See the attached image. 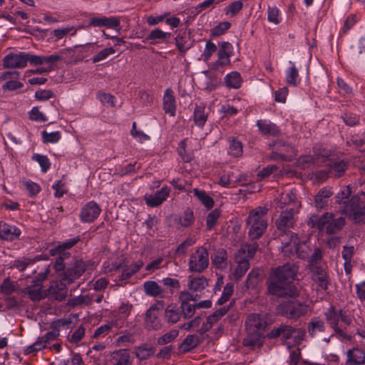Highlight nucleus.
I'll return each instance as SVG.
<instances>
[{
    "instance_id": "1",
    "label": "nucleus",
    "mask_w": 365,
    "mask_h": 365,
    "mask_svg": "<svg viewBox=\"0 0 365 365\" xmlns=\"http://www.w3.org/2000/svg\"><path fill=\"white\" fill-rule=\"evenodd\" d=\"M297 271L298 267L292 263L272 269L267 282L268 292L279 297H297L299 291L292 280Z\"/></svg>"
},
{
    "instance_id": "2",
    "label": "nucleus",
    "mask_w": 365,
    "mask_h": 365,
    "mask_svg": "<svg viewBox=\"0 0 365 365\" xmlns=\"http://www.w3.org/2000/svg\"><path fill=\"white\" fill-rule=\"evenodd\" d=\"M296 212L294 209H287L282 211L277 219L275 224L279 232L278 237L282 244V252L284 255H289L292 250L288 247L290 240H297V235L290 229L294 227L296 223Z\"/></svg>"
},
{
    "instance_id": "3",
    "label": "nucleus",
    "mask_w": 365,
    "mask_h": 365,
    "mask_svg": "<svg viewBox=\"0 0 365 365\" xmlns=\"http://www.w3.org/2000/svg\"><path fill=\"white\" fill-rule=\"evenodd\" d=\"M247 336L243 340L245 346L260 347L262 337L267 326L266 318L259 314H250L245 322Z\"/></svg>"
},
{
    "instance_id": "4",
    "label": "nucleus",
    "mask_w": 365,
    "mask_h": 365,
    "mask_svg": "<svg viewBox=\"0 0 365 365\" xmlns=\"http://www.w3.org/2000/svg\"><path fill=\"white\" fill-rule=\"evenodd\" d=\"M268 209L266 207H257L250 211L247 219L249 228V237L251 240H256L262 237L267 227L266 216Z\"/></svg>"
},
{
    "instance_id": "5",
    "label": "nucleus",
    "mask_w": 365,
    "mask_h": 365,
    "mask_svg": "<svg viewBox=\"0 0 365 365\" xmlns=\"http://www.w3.org/2000/svg\"><path fill=\"white\" fill-rule=\"evenodd\" d=\"M342 213L349 215L356 222H360L365 216V200L359 194L354 195L347 201L346 206L341 210Z\"/></svg>"
},
{
    "instance_id": "6",
    "label": "nucleus",
    "mask_w": 365,
    "mask_h": 365,
    "mask_svg": "<svg viewBox=\"0 0 365 365\" xmlns=\"http://www.w3.org/2000/svg\"><path fill=\"white\" fill-rule=\"evenodd\" d=\"M279 314L287 319H297L307 313V306L296 301L284 302L277 307Z\"/></svg>"
},
{
    "instance_id": "7",
    "label": "nucleus",
    "mask_w": 365,
    "mask_h": 365,
    "mask_svg": "<svg viewBox=\"0 0 365 365\" xmlns=\"http://www.w3.org/2000/svg\"><path fill=\"white\" fill-rule=\"evenodd\" d=\"M86 269V264L82 259H73L67 263L66 270L60 275V278L71 284L79 278Z\"/></svg>"
},
{
    "instance_id": "8",
    "label": "nucleus",
    "mask_w": 365,
    "mask_h": 365,
    "mask_svg": "<svg viewBox=\"0 0 365 365\" xmlns=\"http://www.w3.org/2000/svg\"><path fill=\"white\" fill-rule=\"evenodd\" d=\"M209 264V255L204 247H199L193 252L189 260V269L191 272H202L207 268Z\"/></svg>"
},
{
    "instance_id": "9",
    "label": "nucleus",
    "mask_w": 365,
    "mask_h": 365,
    "mask_svg": "<svg viewBox=\"0 0 365 365\" xmlns=\"http://www.w3.org/2000/svg\"><path fill=\"white\" fill-rule=\"evenodd\" d=\"M164 303L158 301L157 304L152 305L146 312L145 317V327L148 330H159L163 324L158 317V312L163 308Z\"/></svg>"
},
{
    "instance_id": "10",
    "label": "nucleus",
    "mask_w": 365,
    "mask_h": 365,
    "mask_svg": "<svg viewBox=\"0 0 365 365\" xmlns=\"http://www.w3.org/2000/svg\"><path fill=\"white\" fill-rule=\"evenodd\" d=\"M34 55L20 52L19 53H11L4 58V68H24L27 62L33 64L32 58Z\"/></svg>"
},
{
    "instance_id": "11",
    "label": "nucleus",
    "mask_w": 365,
    "mask_h": 365,
    "mask_svg": "<svg viewBox=\"0 0 365 365\" xmlns=\"http://www.w3.org/2000/svg\"><path fill=\"white\" fill-rule=\"evenodd\" d=\"M297 331L302 332L300 329H296L291 325L281 324L277 327H274L273 329L267 334V337L269 339L281 337L282 341H286L292 338Z\"/></svg>"
},
{
    "instance_id": "12",
    "label": "nucleus",
    "mask_w": 365,
    "mask_h": 365,
    "mask_svg": "<svg viewBox=\"0 0 365 365\" xmlns=\"http://www.w3.org/2000/svg\"><path fill=\"white\" fill-rule=\"evenodd\" d=\"M58 336L59 332L58 330H52L47 332L45 335L38 337L37 341L33 344L29 346L26 350V353L31 354L46 348L48 344H49L51 341L56 339Z\"/></svg>"
},
{
    "instance_id": "13",
    "label": "nucleus",
    "mask_w": 365,
    "mask_h": 365,
    "mask_svg": "<svg viewBox=\"0 0 365 365\" xmlns=\"http://www.w3.org/2000/svg\"><path fill=\"white\" fill-rule=\"evenodd\" d=\"M287 240L289 242L288 247L292 250V252L289 255H285L286 256L290 257L295 252L300 259H306L309 258L312 250L307 242H299L297 236L296 241L290 240V239Z\"/></svg>"
},
{
    "instance_id": "14",
    "label": "nucleus",
    "mask_w": 365,
    "mask_h": 365,
    "mask_svg": "<svg viewBox=\"0 0 365 365\" xmlns=\"http://www.w3.org/2000/svg\"><path fill=\"white\" fill-rule=\"evenodd\" d=\"M67 285H69L68 283L61 279L59 282H51L49 287L46 289L47 296L59 302L64 300L67 296Z\"/></svg>"
},
{
    "instance_id": "15",
    "label": "nucleus",
    "mask_w": 365,
    "mask_h": 365,
    "mask_svg": "<svg viewBox=\"0 0 365 365\" xmlns=\"http://www.w3.org/2000/svg\"><path fill=\"white\" fill-rule=\"evenodd\" d=\"M101 208L93 201L88 202L82 209L80 214L81 220L85 222H93L100 215Z\"/></svg>"
},
{
    "instance_id": "16",
    "label": "nucleus",
    "mask_w": 365,
    "mask_h": 365,
    "mask_svg": "<svg viewBox=\"0 0 365 365\" xmlns=\"http://www.w3.org/2000/svg\"><path fill=\"white\" fill-rule=\"evenodd\" d=\"M42 284L33 283L22 289L32 301H40L47 297V291L43 290Z\"/></svg>"
},
{
    "instance_id": "17",
    "label": "nucleus",
    "mask_w": 365,
    "mask_h": 365,
    "mask_svg": "<svg viewBox=\"0 0 365 365\" xmlns=\"http://www.w3.org/2000/svg\"><path fill=\"white\" fill-rule=\"evenodd\" d=\"M170 190L168 187H163L158 190L154 195H145V200L148 205L157 207L163 203L168 197Z\"/></svg>"
},
{
    "instance_id": "18",
    "label": "nucleus",
    "mask_w": 365,
    "mask_h": 365,
    "mask_svg": "<svg viewBox=\"0 0 365 365\" xmlns=\"http://www.w3.org/2000/svg\"><path fill=\"white\" fill-rule=\"evenodd\" d=\"M21 235V230L15 226L0 221V238L6 240L18 239Z\"/></svg>"
},
{
    "instance_id": "19",
    "label": "nucleus",
    "mask_w": 365,
    "mask_h": 365,
    "mask_svg": "<svg viewBox=\"0 0 365 365\" xmlns=\"http://www.w3.org/2000/svg\"><path fill=\"white\" fill-rule=\"evenodd\" d=\"M325 331V324L319 317L312 318L307 325V332L312 337H321Z\"/></svg>"
},
{
    "instance_id": "20",
    "label": "nucleus",
    "mask_w": 365,
    "mask_h": 365,
    "mask_svg": "<svg viewBox=\"0 0 365 365\" xmlns=\"http://www.w3.org/2000/svg\"><path fill=\"white\" fill-rule=\"evenodd\" d=\"M334 192L331 187H323L315 195L314 204L317 209H324L328 205L329 200Z\"/></svg>"
},
{
    "instance_id": "21",
    "label": "nucleus",
    "mask_w": 365,
    "mask_h": 365,
    "mask_svg": "<svg viewBox=\"0 0 365 365\" xmlns=\"http://www.w3.org/2000/svg\"><path fill=\"white\" fill-rule=\"evenodd\" d=\"M365 363V353L358 348L349 349L347 351L348 365H360Z\"/></svg>"
},
{
    "instance_id": "22",
    "label": "nucleus",
    "mask_w": 365,
    "mask_h": 365,
    "mask_svg": "<svg viewBox=\"0 0 365 365\" xmlns=\"http://www.w3.org/2000/svg\"><path fill=\"white\" fill-rule=\"evenodd\" d=\"M212 263L216 268L224 269L227 265V253L225 249L220 248L215 251L211 256Z\"/></svg>"
},
{
    "instance_id": "23",
    "label": "nucleus",
    "mask_w": 365,
    "mask_h": 365,
    "mask_svg": "<svg viewBox=\"0 0 365 365\" xmlns=\"http://www.w3.org/2000/svg\"><path fill=\"white\" fill-rule=\"evenodd\" d=\"M259 131L264 135L268 136H278L280 134V130L278 127L271 123L263 120H259L257 123Z\"/></svg>"
},
{
    "instance_id": "24",
    "label": "nucleus",
    "mask_w": 365,
    "mask_h": 365,
    "mask_svg": "<svg viewBox=\"0 0 365 365\" xmlns=\"http://www.w3.org/2000/svg\"><path fill=\"white\" fill-rule=\"evenodd\" d=\"M119 25L120 20L116 17L93 18L89 23V26H106L110 29L116 28Z\"/></svg>"
},
{
    "instance_id": "25",
    "label": "nucleus",
    "mask_w": 365,
    "mask_h": 365,
    "mask_svg": "<svg viewBox=\"0 0 365 365\" xmlns=\"http://www.w3.org/2000/svg\"><path fill=\"white\" fill-rule=\"evenodd\" d=\"M145 293L153 297L163 298L165 297L164 290L155 281H147L143 284Z\"/></svg>"
},
{
    "instance_id": "26",
    "label": "nucleus",
    "mask_w": 365,
    "mask_h": 365,
    "mask_svg": "<svg viewBox=\"0 0 365 365\" xmlns=\"http://www.w3.org/2000/svg\"><path fill=\"white\" fill-rule=\"evenodd\" d=\"M163 108L166 113L170 114L173 116L175 113V101L173 96V91L170 88H168L163 96Z\"/></svg>"
},
{
    "instance_id": "27",
    "label": "nucleus",
    "mask_w": 365,
    "mask_h": 365,
    "mask_svg": "<svg viewBox=\"0 0 365 365\" xmlns=\"http://www.w3.org/2000/svg\"><path fill=\"white\" fill-rule=\"evenodd\" d=\"M324 316L327 322L334 329V331L341 334L342 331L337 327L339 320V312L338 313L336 312L335 307L331 306L324 313Z\"/></svg>"
},
{
    "instance_id": "28",
    "label": "nucleus",
    "mask_w": 365,
    "mask_h": 365,
    "mask_svg": "<svg viewBox=\"0 0 365 365\" xmlns=\"http://www.w3.org/2000/svg\"><path fill=\"white\" fill-rule=\"evenodd\" d=\"M199 343L200 340L197 335H188L180 344V349H182L183 353H186L195 348L199 344Z\"/></svg>"
},
{
    "instance_id": "29",
    "label": "nucleus",
    "mask_w": 365,
    "mask_h": 365,
    "mask_svg": "<svg viewBox=\"0 0 365 365\" xmlns=\"http://www.w3.org/2000/svg\"><path fill=\"white\" fill-rule=\"evenodd\" d=\"M236 262L237 266L233 273L234 279L235 280L240 279L247 272L250 267V262L248 259H238L236 257Z\"/></svg>"
},
{
    "instance_id": "30",
    "label": "nucleus",
    "mask_w": 365,
    "mask_h": 365,
    "mask_svg": "<svg viewBox=\"0 0 365 365\" xmlns=\"http://www.w3.org/2000/svg\"><path fill=\"white\" fill-rule=\"evenodd\" d=\"M232 48V45L228 42H223L220 44L218 56L221 65H226L230 63L229 58L230 56Z\"/></svg>"
},
{
    "instance_id": "31",
    "label": "nucleus",
    "mask_w": 365,
    "mask_h": 365,
    "mask_svg": "<svg viewBox=\"0 0 365 365\" xmlns=\"http://www.w3.org/2000/svg\"><path fill=\"white\" fill-rule=\"evenodd\" d=\"M207 286V280L203 277H190L188 287L192 292H201Z\"/></svg>"
},
{
    "instance_id": "32",
    "label": "nucleus",
    "mask_w": 365,
    "mask_h": 365,
    "mask_svg": "<svg viewBox=\"0 0 365 365\" xmlns=\"http://www.w3.org/2000/svg\"><path fill=\"white\" fill-rule=\"evenodd\" d=\"M345 218L339 217L336 219H332L330 222L327 225L326 232L327 234H334L342 230L345 225Z\"/></svg>"
},
{
    "instance_id": "33",
    "label": "nucleus",
    "mask_w": 365,
    "mask_h": 365,
    "mask_svg": "<svg viewBox=\"0 0 365 365\" xmlns=\"http://www.w3.org/2000/svg\"><path fill=\"white\" fill-rule=\"evenodd\" d=\"M165 317L170 323H176L180 320V313L175 305L169 304L165 310Z\"/></svg>"
},
{
    "instance_id": "34",
    "label": "nucleus",
    "mask_w": 365,
    "mask_h": 365,
    "mask_svg": "<svg viewBox=\"0 0 365 365\" xmlns=\"http://www.w3.org/2000/svg\"><path fill=\"white\" fill-rule=\"evenodd\" d=\"M135 353L136 357L140 361H143L154 354L155 349L152 346H148L147 344H143L137 347Z\"/></svg>"
},
{
    "instance_id": "35",
    "label": "nucleus",
    "mask_w": 365,
    "mask_h": 365,
    "mask_svg": "<svg viewBox=\"0 0 365 365\" xmlns=\"http://www.w3.org/2000/svg\"><path fill=\"white\" fill-rule=\"evenodd\" d=\"M205 106H198L194 111V121L199 127H202L207 120V113L205 112Z\"/></svg>"
},
{
    "instance_id": "36",
    "label": "nucleus",
    "mask_w": 365,
    "mask_h": 365,
    "mask_svg": "<svg viewBox=\"0 0 365 365\" xmlns=\"http://www.w3.org/2000/svg\"><path fill=\"white\" fill-rule=\"evenodd\" d=\"M270 147L274 148L277 151L287 154H294V148L291 145L287 144L282 140L273 141L269 144Z\"/></svg>"
},
{
    "instance_id": "37",
    "label": "nucleus",
    "mask_w": 365,
    "mask_h": 365,
    "mask_svg": "<svg viewBox=\"0 0 365 365\" xmlns=\"http://www.w3.org/2000/svg\"><path fill=\"white\" fill-rule=\"evenodd\" d=\"M262 272L259 269L252 270L247 278V288H254L258 283L262 280Z\"/></svg>"
},
{
    "instance_id": "38",
    "label": "nucleus",
    "mask_w": 365,
    "mask_h": 365,
    "mask_svg": "<svg viewBox=\"0 0 365 365\" xmlns=\"http://www.w3.org/2000/svg\"><path fill=\"white\" fill-rule=\"evenodd\" d=\"M327 165L329 166V172L335 177H341L346 170L347 165L344 161L334 162L333 163H329Z\"/></svg>"
},
{
    "instance_id": "39",
    "label": "nucleus",
    "mask_w": 365,
    "mask_h": 365,
    "mask_svg": "<svg viewBox=\"0 0 365 365\" xmlns=\"http://www.w3.org/2000/svg\"><path fill=\"white\" fill-rule=\"evenodd\" d=\"M92 301L93 297L91 295H80L78 297L70 299L68 301L67 304L71 307H75L83 304L88 305L92 302Z\"/></svg>"
},
{
    "instance_id": "40",
    "label": "nucleus",
    "mask_w": 365,
    "mask_h": 365,
    "mask_svg": "<svg viewBox=\"0 0 365 365\" xmlns=\"http://www.w3.org/2000/svg\"><path fill=\"white\" fill-rule=\"evenodd\" d=\"M351 193L352 190L350 185L345 186L344 190H341L336 195V203L346 206L347 201L350 199L349 197Z\"/></svg>"
},
{
    "instance_id": "41",
    "label": "nucleus",
    "mask_w": 365,
    "mask_h": 365,
    "mask_svg": "<svg viewBox=\"0 0 365 365\" xmlns=\"http://www.w3.org/2000/svg\"><path fill=\"white\" fill-rule=\"evenodd\" d=\"M63 59L61 55H51L48 56H39L34 55L32 58L33 65H41L43 63H53Z\"/></svg>"
},
{
    "instance_id": "42",
    "label": "nucleus",
    "mask_w": 365,
    "mask_h": 365,
    "mask_svg": "<svg viewBox=\"0 0 365 365\" xmlns=\"http://www.w3.org/2000/svg\"><path fill=\"white\" fill-rule=\"evenodd\" d=\"M241 76L237 72H232L225 77V83L227 87L238 88L241 86Z\"/></svg>"
},
{
    "instance_id": "43",
    "label": "nucleus",
    "mask_w": 365,
    "mask_h": 365,
    "mask_svg": "<svg viewBox=\"0 0 365 365\" xmlns=\"http://www.w3.org/2000/svg\"><path fill=\"white\" fill-rule=\"evenodd\" d=\"M171 34L168 32H164L160 29H155L153 30L148 36V40L160 41L162 42L166 41L167 39L171 37Z\"/></svg>"
},
{
    "instance_id": "44",
    "label": "nucleus",
    "mask_w": 365,
    "mask_h": 365,
    "mask_svg": "<svg viewBox=\"0 0 365 365\" xmlns=\"http://www.w3.org/2000/svg\"><path fill=\"white\" fill-rule=\"evenodd\" d=\"M193 192L195 195L207 209L212 207L214 204L213 200L211 197L207 195L205 191L199 190L197 188H195Z\"/></svg>"
},
{
    "instance_id": "45",
    "label": "nucleus",
    "mask_w": 365,
    "mask_h": 365,
    "mask_svg": "<svg viewBox=\"0 0 365 365\" xmlns=\"http://www.w3.org/2000/svg\"><path fill=\"white\" fill-rule=\"evenodd\" d=\"M1 292L6 295H9L19 289V286L13 281L10 280L9 278H6L4 280L1 287Z\"/></svg>"
},
{
    "instance_id": "46",
    "label": "nucleus",
    "mask_w": 365,
    "mask_h": 365,
    "mask_svg": "<svg viewBox=\"0 0 365 365\" xmlns=\"http://www.w3.org/2000/svg\"><path fill=\"white\" fill-rule=\"evenodd\" d=\"M116 362L113 365H132L130 356L128 351L120 350L115 353Z\"/></svg>"
},
{
    "instance_id": "47",
    "label": "nucleus",
    "mask_w": 365,
    "mask_h": 365,
    "mask_svg": "<svg viewBox=\"0 0 365 365\" xmlns=\"http://www.w3.org/2000/svg\"><path fill=\"white\" fill-rule=\"evenodd\" d=\"M179 331L177 329H172L158 339V345H165L173 341L178 336Z\"/></svg>"
},
{
    "instance_id": "48",
    "label": "nucleus",
    "mask_w": 365,
    "mask_h": 365,
    "mask_svg": "<svg viewBox=\"0 0 365 365\" xmlns=\"http://www.w3.org/2000/svg\"><path fill=\"white\" fill-rule=\"evenodd\" d=\"M230 309L229 306L223 307L219 309H217L213 314L208 316L207 320L210 324L213 325L215 323L218 322L224 315H225Z\"/></svg>"
},
{
    "instance_id": "49",
    "label": "nucleus",
    "mask_w": 365,
    "mask_h": 365,
    "mask_svg": "<svg viewBox=\"0 0 365 365\" xmlns=\"http://www.w3.org/2000/svg\"><path fill=\"white\" fill-rule=\"evenodd\" d=\"M42 138L46 143H53L58 142L61 139V133L58 131L48 133L46 130L41 132Z\"/></svg>"
},
{
    "instance_id": "50",
    "label": "nucleus",
    "mask_w": 365,
    "mask_h": 365,
    "mask_svg": "<svg viewBox=\"0 0 365 365\" xmlns=\"http://www.w3.org/2000/svg\"><path fill=\"white\" fill-rule=\"evenodd\" d=\"M299 76L298 70L295 66H292L289 68V70L287 71L286 81L287 84L293 86H296L299 80H297Z\"/></svg>"
},
{
    "instance_id": "51",
    "label": "nucleus",
    "mask_w": 365,
    "mask_h": 365,
    "mask_svg": "<svg viewBox=\"0 0 365 365\" xmlns=\"http://www.w3.org/2000/svg\"><path fill=\"white\" fill-rule=\"evenodd\" d=\"M233 293V284L227 283L224 287L222 294L218 299L217 304L222 305L225 303Z\"/></svg>"
},
{
    "instance_id": "52",
    "label": "nucleus",
    "mask_w": 365,
    "mask_h": 365,
    "mask_svg": "<svg viewBox=\"0 0 365 365\" xmlns=\"http://www.w3.org/2000/svg\"><path fill=\"white\" fill-rule=\"evenodd\" d=\"M220 215V212L217 209L212 210L208 214L206 219V225L209 230L215 227Z\"/></svg>"
},
{
    "instance_id": "53",
    "label": "nucleus",
    "mask_w": 365,
    "mask_h": 365,
    "mask_svg": "<svg viewBox=\"0 0 365 365\" xmlns=\"http://www.w3.org/2000/svg\"><path fill=\"white\" fill-rule=\"evenodd\" d=\"M33 159L39 163L42 172L46 173L49 169L51 163L48 158L46 155L35 154L33 156Z\"/></svg>"
},
{
    "instance_id": "54",
    "label": "nucleus",
    "mask_w": 365,
    "mask_h": 365,
    "mask_svg": "<svg viewBox=\"0 0 365 365\" xmlns=\"http://www.w3.org/2000/svg\"><path fill=\"white\" fill-rule=\"evenodd\" d=\"M182 313L185 319L190 318L195 314V309L197 308L195 304L190 303L182 302L180 304Z\"/></svg>"
},
{
    "instance_id": "55",
    "label": "nucleus",
    "mask_w": 365,
    "mask_h": 365,
    "mask_svg": "<svg viewBox=\"0 0 365 365\" xmlns=\"http://www.w3.org/2000/svg\"><path fill=\"white\" fill-rule=\"evenodd\" d=\"M115 52V49L112 47L106 48L94 56L92 58V61L93 63L101 61L106 59L109 55L113 54Z\"/></svg>"
},
{
    "instance_id": "56",
    "label": "nucleus",
    "mask_w": 365,
    "mask_h": 365,
    "mask_svg": "<svg viewBox=\"0 0 365 365\" xmlns=\"http://www.w3.org/2000/svg\"><path fill=\"white\" fill-rule=\"evenodd\" d=\"M180 223L183 227L190 226L194 220L192 211L187 208L183 213L182 216L180 217Z\"/></svg>"
},
{
    "instance_id": "57",
    "label": "nucleus",
    "mask_w": 365,
    "mask_h": 365,
    "mask_svg": "<svg viewBox=\"0 0 365 365\" xmlns=\"http://www.w3.org/2000/svg\"><path fill=\"white\" fill-rule=\"evenodd\" d=\"M80 240V238L78 237L76 238L71 239L65 242H63L62 245H59L56 247V250H51L50 251L51 254L52 255H55L56 251H58V252H61V251H63L66 249H69L74 246L78 241Z\"/></svg>"
},
{
    "instance_id": "58",
    "label": "nucleus",
    "mask_w": 365,
    "mask_h": 365,
    "mask_svg": "<svg viewBox=\"0 0 365 365\" xmlns=\"http://www.w3.org/2000/svg\"><path fill=\"white\" fill-rule=\"evenodd\" d=\"M231 24L228 21L221 22L212 29V35L214 36H219L228 30Z\"/></svg>"
},
{
    "instance_id": "59",
    "label": "nucleus",
    "mask_w": 365,
    "mask_h": 365,
    "mask_svg": "<svg viewBox=\"0 0 365 365\" xmlns=\"http://www.w3.org/2000/svg\"><path fill=\"white\" fill-rule=\"evenodd\" d=\"M70 254L68 252H63L56 259L54 264V268L56 271L66 270L67 263L64 262V259L68 258Z\"/></svg>"
},
{
    "instance_id": "60",
    "label": "nucleus",
    "mask_w": 365,
    "mask_h": 365,
    "mask_svg": "<svg viewBox=\"0 0 365 365\" xmlns=\"http://www.w3.org/2000/svg\"><path fill=\"white\" fill-rule=\"evenodd\" d=\"M322 257V250L319 248H315L314 253L311 255L310 257H309V263L308 267H311L312 265H319Z\"/></svg>"
},
{
    "instance_id": "61",
    "label": "nucleus",
    "mask_w": 365,
    "mask_h": 365,
    "mask_svg": "<svg viewBox=\"0 0 365 365\" xmlns=\"http://www.w3.org/2000/svg\"><path fill=\"white\" fill-rule=\"evenodd\" d=\"M186 143L185 140H183L180 142L178 148V153L180 155L182 160L185 162H190L192 159V154L190 153H187L185 150Z\"/></svg>"
},
{
    "instance_id": "62",
    "label": "nucleus",
    "mask_w": 365,
    "mask_h": 365,
    "mask_svg": "<svg viewBox=\"0 0 365 365\" xmlns=\"http://www.w3.org/2000/svg\"><path fill=\"white\" fill-rule=\"evenodd\" d=\"M230 154L234 157H239L242 153V145L240 141L232 140L230 146Z\"/></svg>"
},
{
    "instance_id": "63",
    "label": "nucleus",
    "mask_w": 365,
    "mask_h": 365,
    "mask_svg": "<svg viewBox=\"0 0 365 365\" xmlns=\"http://www.w3.org/2000/svg\"><path fill=\"white\" fill-rule=\"evenodd\" d=\"M34 259L30 258H23L14 261L13 267L18 269L19 271H24L29 265L32 264Z\"/></svg>"
},
{
    "instance_id": "64",
    "label": "nucleus",
    "mask_w": 365,
    "mask_h": 365,
    "mask_svg": "<svg viewBox=\"0 0 365 365\" xmlns=\"http://www.w3.org/2000/svg\"><path fill=\"white\" fill-rule=\"evenodd\" d=\"M242 6L243 4L242 1H234L227 8L226 14L233 16L242 9Z\"/></svg>"
}]
</instances>
